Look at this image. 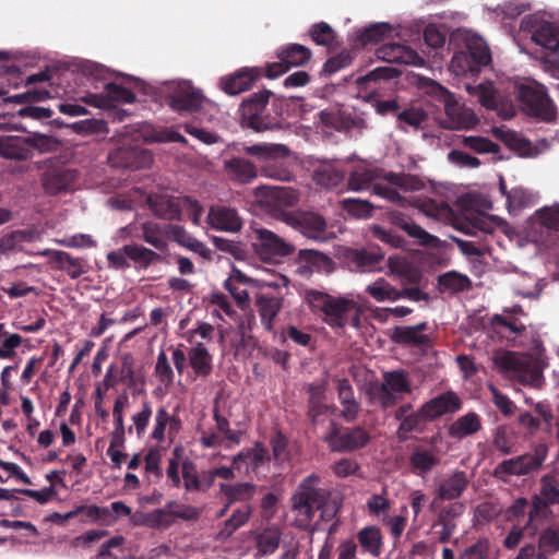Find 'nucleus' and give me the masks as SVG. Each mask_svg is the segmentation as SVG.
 Listing matches in <instances>:
<instances>
[{
  "label": "nucleus",
  "instance_id": "1",
  "mask_svg": "<svg viewBox=\"0 0 559 559\" xmlns=\"http://www.w3.org/2000/svg\"><path fill=\"white\" fill-rule=\"evenodd\" d=\"M159 93L167 105L182 116L195 115L200 121H212L218 111L216 105L188 80L163 82Z\"/></svg>",
  "mask_w": 559,
  "mask_h": 559
},
{
  "label": "nucleus",
  "instance_id": "2",
  "mask_svg": "<svg viewBox=\"0 0 559 559\" xmlns=\"http://www.w3.org/2000/svg\"><path fill=\"white\" fill-rule=\"evenodd\" d=\"M552 507H559V477L554 473L544 474L537 492L531 496L530 520L526 527L545 524L554 519Z\"/></svg>",
  "mask_w": 559,
  "mask_h": 559
},
{
  "label": "nucleus",
  "instance_id": "3",
  "mask_svg": "<svg viewBox=\"0 0 559 559\" xmlns=\"http://www.w3.org/2000/svg\"><path fill=\"white\" fill-rule=\"evenodd\" d=\"M318 480L316 475L308 476L293 496V510L300 526L308 525L326 500V491L317 487Z\"/></svg>",
  "mask_w": 559,
  "mask_h": 559
},
{
  "label": "nucleus",
  "instance_id": "4",
  "mask_svg": "<svg viewBox=\"0 0 559 559\" xmlns=\"http://www.w3.org/2000/svg\"><path fill=\"white\" fill-rule=\"evenodd\" d=\"M547 455V445L539 443L534 448L533 452L506 459L497 464L493 469V476L506 481L508 477L532 475L542 468Z\"/></svg>",
  "mask_w": 559,
  "mask_h": 559
},
{
  "label": "nucleus",
  "instance_id": "5",
  "mask_svg": "<svg viewBox=\"0 0 559 559\" xmlns=\"http://www.w3.org/2000/svg\"><path fill=\"white\" fill-rule=\"evenodd\" d=\"M493 361L501 371L511 373L522 384L537 385L543 379L542 369L531 356L506 350L495 356Z\"/></svg>",
  "mask_w": 559,
  "mask_h": 559
},
{
  "label": "nucleus",
  "instance_id": "6",
  "mask_svg": "<svg viewBox=\"0 0 559 559\" xmlns=\"http://www.w3.org/2000/svg\"><path fill=\"white\" fill-rule=\"evenodd\" d=\"M516 98L522 110L531 117L545 122H552L557 117V108L543 85H520L516 87Z\"/></svg>",
  "mask_w": 559,
  "mask_h": 559
},
{
  "label": "nucleus",
  "instance_id": "7",
  "mask_svg": "<svg viewBox=\"0 0 559 559\" xmlns=\"http://www.w3.org/2000/svg\"><path fill=\"white\" fill-rule=\"evenodd\" d=\"M521 34H530L532 41L545 50L559 52V24L546 21L538 14H528L520 23Z\"/></svg>",
  "mask_w": 559,
  "mask_h": 559
},
{
  "label": "nucleus",
  "instance_id": "8",
  "mask_svg": "<svg viewBox=\"0 0 559 559\" xmlns=\"http://www.w3.org/2000/svg\"><path fill=\"white\" fill-rule=\"evenodd\" d=\"M466 90L471 95L477 97L483 107L497 111L503 119H510L515 115L512 99L503 96L491 82L475 86L467 85Z\"/></svg>",
  "mask_w": 559,
  "mask_h": 559
},
{
  "label": "nucleus",
  "instance_id": "9",
  "mask_svg": "<svg viewBox=\"0 0 559 559\" xmlns=\"http://www.w3.org/2000/svg\"><path fill=\"white\" fill-rule=\"evenodd\" d=\"M252 248L255 254L265 262L277 257L289 255L294 251L290 243L265 228L253 229Z\"/></svg>",
  "mask_w": 559,
  "mask_h": 559
},
{
  "label": "nucleus",
  "instance_id": "10",
  "mask_svg": "<svg viewBox=\"0 0 559 559\" xmlns=\"http://www.w3.org/2000/svg\"><path fill=\"white\" fill-rule=\"evenodd\" d=\"M322 309L329 325L342 328L346 324L358 325L359 308L353 299L323 297Z\"/></svg>",
  "mask_w": 559,
  "mask_h": 559
},
{
  "label": "nucleus",
  "instance_id": "11",
  "mask_svg": "<svg viewBox=\"0 0 559 559\" xmlns=\"http://www.w3.org/2000/svg\"><path fill=\"white\" fill-rule=\"evenodd\" d=\"M153 405L150 401L141 402L139 409L132 413L130 419L131 425L126 428L124 424H114V430L110 435V443L114 445H124L126 432L134 435L138 439H142L147 433L150 421L152 420Z\"/></svg>",
  "mask_w": 559,
  "mask_h": 559
},
{
  "label": "nucleus",
  "instance_id": "12",
  "mask_svg": "<svg viewBox=\"0 0 559 559\" xmlns=\"http://www.w3.org/2000/svg\"><path fill=\"white\" fill-rule=\"evenodd\" d=\"M431 88L433 93L440 95L444 103V110L450 120V129H469L476 124L477 118L474 112L460 105L453 94L436 82L431 83Z\"/></svg>",
  "mask_w": 559,
  "mask_h": 559
},
{
  "label": "nucleus",
  "instance_id": "13",
  "mask_svg": "<svg viewBox=\"0 0 559 559\" xmlns=\"http://www.w3.org/2000/svg\"><path fill=\"white\" fill-rule=\"evenodd\" d=\"M382 259L381 248L370 243L361 249H346L343 253V260L348 269L361 273L380 271Z\"/></svg>",
  "mask_w": 559,
  "mask_h": 559
},
{
  "label": "nucleus",
  "instance_id": "14",
  "mask_svg": "<svg viewBox=\"0 0 559 559\" xmlns=\"http://www.w3.org/2000/svg\"><path fill=\"white\" fill-rule=\"evenodd\" d=\"M287 223L309 239L324 242L332 238V234L328 231L325 219L318 213H294L287 216Z\"/></svg>",
  "mask_w": 559,
  "mask_h": 559
},
{
  "label": "nucleus",
  "instance_id": "15",
  "mask_svg": "<svg viewBox=\"0 0 559 559\" xmlns=\"http://www.w3.org/2000/svg\"><path fill=\"white\" fill-rule=\"evenodd\" d=\"M255 195L261 204L274 212L297 205L300 198L299 192L290 187L262 186L255 189Z\"/></svg>",
  "mask_w": 559,
  "mask_h": 559
},
{
  "label": "nucleus",
  "instance_id": "16",
  "mask_svg": "<svg viewBox=\"0 0 559 559\" xmlns=\"http://www.w3.org/2000/svg\"><path fill=\"white\" fill-rule=\"evenodd\" d=\"M153 426L148 438L158 444L165 443L167 440L173 439L181 428V420L178 416L171 415L165 406H158L156 411H153Z\"/></svg>",
  "mask_w": 559,
  "mask_h": 559
},
{
  "label": "nucleus",
  "instance_id": "17",
  "mask_svg": "<svg viewBox=\"0 0 559 559\" xmlns=\"http://www.w3.org/2000/svg\"><path fill=\"white\" fill-rule=\"evenodd\" d=\"M424 187V182L417 176L404 173H386V201L389 202L404 206L406 202H411L402 197L401 192L419 191Z\"/></svg>",
  "mask_w": 559,
  "mask_h": 559
},
{
  "label": "nucleus",
  "instance_id": "18",
  "mask_svg": "<svg viewBox=\"0 0 559 559\" xmlns=\"http://www.w3.org/2000/svg\"><path fill=\"white\" fill-rule=\"evenodd\" d=\"M386 221H389L394 227L403 230L408 237L415 239L420 246L437 247L439 243L438 237L426 231L404 212L393 210L389 211L386 209Z\"/></svg>",
  "mask_w": 559,
  "mask_h": 559
},
{
  "label": "nucleus",
  "instance_id": "19",
  "mask_svg": "<svg viewBox=\"0 0 559 559\" xmlns=\"http://www.w3.org/2000/svg\"><path fill=\"white\" fill-rule=\"evenodd\" d=\"M311 57L310 50L298 44H292L283 48L278 53V61L270 63L266 69V75L271 79L287 72L292 67L305 64Z\"/></svg>",
  "mask_w": 559,
  "mask_h": 559
},
{
  "label": "nucleus",
  "instance_id": "20",
  "mask_svg": "<svg viewBox=\"0 0 559 559\" xmlns=\"http://www.w3.org/2000/svg\"><path fill=\"white\" fill-rule=\"evenodd\" d=\"M462 408L460 396L453 391H445L420 407V415L424 421H432L441 416L454 414Z\"/></svg>",
  "mask_w": 559,
  "mask_h": 559
},
{
  "label": "nucleus",
  "instance_id": "21",
  "mask_svg": "<svg viewBox=\"0 0 559 559\" xmlns=\"http://www.w3.org/2000/svg\"><path fill=\"white\" fill-rule=\"evenodd\" d=\"M270 461L271 456L267 449L260 442H257L252 448L242 449L231 457L234 467L246 475L250 473L258 474Z\"/></svg>",
  "mask_w": 559,
  "mask_h": 559
},
{
  "label": "nucleus",
  "instance_id": "22",
  "mask_svg": "<svg viewBox=\"0 0 559 559\" xmlns=\"http://www.w3.org/2000/svg\"><path fill=\"white\" fill-rule=\"evenodd\" d=\"M81 99L95 108L108 109L116 104H131L135 100V95L130 90L118 84L109 83L105 86L104 94H87Z\"/></svg>",
  "mask_w": 559,
  "mask_h": 559
},
{
  "label": "nucleus",
  "instance_id": "23",
  "mask_svg": "<svg viewBox=\"0 0 559 559\" xmlns=\"http://www.w3.org/2000/svg\"><path fill=\"white\" fill-rule=\"evenodd\" d=\"M76 171L62 165L50 166L43 175V187L49 194L73 189Z\"/></svg>",
  "mask_w": 559,
  "mask_h": 559
},
{
  "label": "nucleus",
  "instance_id": "24",
  "mask_svg": "<svg viewBox=\"0 0 559 559\" xmlns=\"http://www.w3.org/2000/svg\"><path fill=\"white\" fill-rule=\"evenodd\" d=\"M381 166L376 160L359 159L352 168L347 186L352 191H362L370 187L371 182L380 177Z\"/></svg>",
  "mask_w": 559,
  "mask_h": 559
},
{
  "label": "nucleus",
  "instance_id": "25",
  "mask_svg": "<svg viewBox=\"0 0 559 559\" xmlns=\"http://www.w3.org/2000/svg\"><path fill=\"white\" fill-rule=\"evenodd\" d=\"M183 487L191 492H206L215 484V478L211 468L197 471L194 464L190 461L182 463Z\"/></svg>",
  "mask_w": 559,
  "mask_h": 559
},
{
  "label": "nucleus",
  "instance_id": "26",
  "mask_svg": "<svg viewBox=\"0 0 559 559\" xmlns=\"http://www.w3.org/2000/svg\"><path fill=\"white\" fill-rule=\"evenodd\" d=\"M270 92L264 91L253 94L251 97L245 99L241 104L240 110L242 118L248 121L249 126L258 131L266 129L261 120V117L269 103Z\"/></svg>",
  "mask_w": 559,
  "mask_h": 559
},
{
  "label": "nucleus",
  "instance_id": "27",
  "mask_svg": "<svg viewBox=\"0 0 559 559\" xmlns=\"http://www.w3.org/2000/svg\"><path fill=\"white\" fill-rule=\"evenodd\" d=\"M324 440L332 451H352L365 445L368 436L360 428L338 433L336 427L333 425L331 432L324 437Z\"/></svg>",
  "mask_w": 559,
  "mask_h": 559
},
{
  "label": "nucleus",
  "instance_id": "28",
  "mask_svg": "<svg viewBox=\"0 0 559 559\" xmlns=\"http://www.w3.org/2000/svg\"><path fill=\"white\" fill-rule=\"evenodd\" d=\"M393 27L386 23V40L392 37ZM386 63H400L407 66H423L425 60L416 50L403 43L386 41Z\"/></svg>",
  "mask_w": 559,
  "mask_h": 559
},
{
  "label": "nucleus",
  "instance_id": "29",
  "mask_svg": "<svg viewBox=\"0 0 559 559\" xmlns=\"http://www.w3.org/2000/svg\"><path fill=\"white\" fill-rule=\"evenodd\" d=\"M206 221L212 228L225 233H236L242 226L236 210L222 205L211 206Z\"/></svg>",
  "mask_w": 559,
  "mask_h": 559
},
{
  "label": "nucleus",
  "instance_id": "30",
  "mask_svg": "<svg viewBox=\"0 0 559 559\" xmlns=\"http://www.w3.org/2000/svg\"><path fill=\"white\" fill-rule=\"evenodd\" d=\"M384 81V68L378 67L368 74L359 78L357 84L361 91L366 92L364 98L374 106L376 111L380 115L384 114V103L381 100L378 90Z\"/></svg>",
  "mask_w": 559,
  "mask_h": 559
},
{
  "label": "nucleus",
  "instance_id": "31",
  "mask_svg": "<svg viewBox=\"0 0 559 559\" xmlns=\"http://www.w3.org/2000/svg\"><path fill=\"white\" fill-rule=\"evenodd\" d=\"M262 272H264L266 275H270V278L267 277H249L246 274H243L241 271L237 269H233L231 274L227 280H234V283L237 285V283L246 284L252 288H273V289H281L286 288L288 286V278L280 273H273L269 269H262Z\"/></svg>",
  "mask_w": 559,
  "mask_h": 559
},
{
  "label": "nucleus",
  "instance_id": "32",
  "mask_svg": "<svg viewBox=\"0 0 559 559\" xmlns=\"http://www.w3.org/2000/svg\"><path fill=\"white\" fill-rule=\"evenodd\" d=\"M38 254L47 257L56 269L66 272L71 278H78L86 272L85 262L82 259L73 258L66 251L45 249Z\"/></svg>",
  "mask_w": 559,
  "mask_h": 559
},
{
  "label": "nucleus",
  "instance_id": "33",
  "mask_svg": "<svg viewBox=\"0 0 559 559\" xmlns=\"http://www.w3.org/2000/svg\"><path fill=\"white\" fill-rule=\"evenodd\" d=\"M259 74L257 68H243L231 75L222 78L219 85L226 94L237 95L248 91Z\"/></svg>",
  "mask_w": 559,
  "mask_h": 559
},
{
  "label": "nucleus",
  "instance_id": "34",
  "mask_svg": "<svg viewBox=\"0 0 559 559\" xmlns=\"http://www.w3.org/2000/svg\"><path fill=\"white\" fill-rule=\"evenodd\" d=\"M255 306L258 308L261 324L265 330L272 331L274 320L283 308V297L280 295L272 296L259 293L255 295Z\"/></svg>",
  "mask_w": 559,
  "mask_h": 559
},
{
  "label": "nucleus",
  "instance_id": "35",
  "mask_svg": "<svg viewBox=\"0 0 559 559\" xmlns=\"http://www.w3.org/2000/svg\"><path fill=\"white\" fill-rule=\"evenodd\" d=\"M252 536L255 540V556L265 557L273 555L278 549L282 539V531L277 525L271 524L261 531H253Z\"/></svg>",
  "mask_w": 559,
  "mask_h": 559
},
{
  "label": "nucleus",
  "instance_id": "36",
  "mask_svg": "<svg viewBox=\"0 0 559 559\" xmlns=\"http://www.w3.org/2000/svg\"><path fill=\"white\" fill-rule=\"evenodd\" d=\"M151 210L162 219L175 221L181 215V199L168 195L156 194L147 199Z\"/></svg>",
  "mask_w": 559,
  "mask_h": 559
},
{
  "label": "nucleus",
  "instance_id": "37",
  "mask_svg": "<svg viewBox=\"0 0 559 559\" xmlns=\"http://www.w3.org/2000/svg\"><path fill=\"white\" fill-rule=\"evenodd\" d=\"M469 485V478L464 471H455L448 477L441 479L438 485L437 495L441 500L459 499Z\"/></svg>",
  "mask_w": 559,
  "mask_h": 559
},
{
  "label": "nucleus",
  "instance_id": "38",
  "mask_svg": "<svg viewBox=\"0 0 559 559\" xmlns=\"http://www.w3.org/2000/svg\"><path fill=\"white\" fill-rule=\"evenodd\" d=\"M167 230L174 241L179 246L199 254L205 260L212 259V251L205 246V243L193 237L183 227L179 225H167Z\"/></svg>",
  "mask_w": 559,
  "mask_h": 559
},
{
  "label": "nucleus",
  "instance_id": "39",
  "mask_svg": "<svg viewBox=\"0 0 559 559\" xmlns=\"http://www.w3.org/2000/svg\"><path fill=\"white\" fill-rule=\"evenodd\" d=\"M188 361L198 377H209L213 371V356L201 342L194 343L188 349Z\"/></svg>",
  "mask_w": 559,
  "mask_h": 559
},
{
  "label": "nucleus",
  "instance_id": "40",
  "mask_svg": "<svg viewBox=\"0 0 559 559\" xmlns=\"http://www.w3.org/2000/svg\"><path fill=\"white\" fill-rule=\"evenodd\" d=\"M311 177L318 186L324 189H334L343 182L345 174L334 164L322 162L313 167Z\"/></svg>",
  "mask_w": 559,
  "mask_h": 559
},
{
  "label": "nucleus",
  "instance_id": "41",
  "mask_svg": "<svg viewBox=\"0 0 559 559\" xmlns=\"http://www.w3.org/2000/svg\"><path fill=\"white\" fill-rule=\"evenodd\" d=\"M0 155L4 158L25 160L29 156V143L27 136L7 135L0 136Z\"/></svg>",
  "mask_w": 559,
  "mask_h": 559
},
{
  "label": "nucleus",
  "instance_id": "42",
  "mask_svg": "<svg viewBox=\"0 0 559 559\" xmlns=\"http://www.w3.org/2000/svg\"><path fill=\"white\" fill-rule=\"evenodd\" d=\"M224 170L236 182L248 183L257 177L255 166L248 159L234 157L224 162Z\"/></svg>",
  "mask_w": 559,
  "mask_h": 559
},
{
  "label": "nucleus",
  "instance_id": "43",
  "mask_svg": "<svg viewBox=\"0 0 559 559\" xmlns=\"http://www.w3.org/2000/svg\"><path fill=\"white\" fill-rule=\"evenodd\" d=\"M426 329V322L414 326H395L390 337L396 344L420 346L428 342V336L421 333Z\"/></svg>",
  "mask_w": 559,
  "mask_h": 559
},
{
  "label": "nucleus",
  "instance_id": "44",
  "mask_svg": "<svg viewBox=\"0 0 559 559\" xmlns=\"http://www.w3.org/2000/svg\"><path fill=\"white\" fill-rule=\"evenodd\" d=\"M518 435L509 425H499L492 431L491 447L501 455L516 452Z\"/></svg>",
  "mask_w": 559,
  "mask_h": 559
},
{
  "label": "nucleus",
  "instance_id": "45",
  "mask_svg": "<svg viewBox=\"0 0 559 559\" xmlns=\"http://www.w3.org/2000/svg\"><path fill=\"white\" fill-rule=\"evenodd\" d=\"M299 273L309 274L313 272L330 271L331 259L316 250H300L298 255Z\"/></svg>",
  "mask_w": 559,
  "mask_h": 559
},
{
  "label": "nucleus",
  "instance_id": "46",
  "mask_svg": "<svg viewBox=\"0 0 559 559\" xmlns=\"http://www.w3.org/2000/svg\"><path fill=\"white\" fill-rule=\"evenodd\" d=\"M338 400L342 405L341 416L348 423L354 421L359 413V404L355 400L354 390L347 379L337 381Z\"/></svg>",
  "mask_w": 559,
  "mask_h": 559
},
{
  "label": "nucleus",
  "instance_id": "47",
  "mask_svg": "<svg viewBox=\"0 0 559 559\" xmlns=\"http://www.w3.org/2000/svg\"><path fill=\"white\" fill-rule=\"evenodd\" d=\"M481 429V421L478 414L469 412L454 420L448 428V435L461 440L467 436L474 435Z\"/></svg>",
  "mask_w": 559,
  "mask_h": 559
},
{
  "label": "nucleus",
  "instance_id": "48",
  "mask_svg": "<svg viewBox=\"0 0 559 559\" xmlns=\"http://www.w3.org/2000/svg\"><path fill=\"white\" fill-rule=\"evenodd\" d=\"M489 323L495 333L507 337L509 335H521L526 329L525 324L519 317L509 316L504 311L499 314H493L490 318Z\"/></svg>",
  "mask_w": 559,
  "mask_h": 559
},
{
  "label": "nucleus",
  "instance_id": "49",
  "mask_svg": "<svg viewBox=\"0 0 559 559\" xmlns=\"http://www.w3.org/2000/svg\"><path fill=\"white\" fill-rule=\"evenodd\" d=\"M409 463L416 475L424 476L440 463V459L432 449L416 448L412 452Z\"/></svg>",
  "mask_w": 559,
  "mask_h": 559
},
{
  "label": "nucleus",
  "instance_id": "50",
  "mask_svg": "<svg viewBox=\"0 0 559 559\" xmlns=\"http://www.w3.org/2000/svg\"><path fill=\"white\" fill-rule=\"evenodd\" d=\"M245 152L248 155L254 156L258 159L267 163L284 158L289 154V150L286 145L275 143H262L246 146Z\"/></svg>",
  "mask_w": 559,
  "mask_h": 559
},
{
  "label": "nucleus",
  "instance_id": "51",
  "mask_svg": "<svg viewBox=\"0 0 559 559\" xmlns=\"http://www.w3.org/2000/svg\"><path fill=\"white\" fill-rule=\"evenodd\" d=\"M141 238L158 251H166L168 247L167 228L155 222H145L141 225Z\"/></svg>",
  "mask_w": 559,
  "mask_h": 559
},
{
  "label": "nucleus",
  "instance_id": "52",
  "mask_svg": "<svg viewBox=\"0 0 559 559\" xmlns=\"http://www.w3.org/2000/svg\"><path fill=\"white\" fill-rule=\"evenodd\" d=\"M548 525L539 532L538 554L554 555L559 550V520L547 523Z\"/></svg>",
  "mask_w": 559,
  "mask_h": 559
},
{
  "label": "nucleus",
  "instance_id": "53",
  "mask_svg": "<svg viewBox=\"0 0 559 559\" xmlns=\"http://www.w3.org/2000/svg\"><path fill=\"white\" fill-rule=\"evenodd\" d=\"M471 287V280L466 275L455 271L447 272L438 277V288L440 293L456 294L467 290Z\"/></svg>",
  "mask_w": 559,
  "mask_h": 559
},
{
  "label": "nucleus",
  "instance_id": "54",
  "mask_svg": "<svg viewBox=\"0 0 559 559\" xmlns=\"http://www.w3.org/2000/svg\"><path fill=\"white\" fill-rule=\"evenodd\" d=\"M252 515V508L248 504L237 508L231 515L224 522L219 531L222 539L229 538L238 528L243 526Z\"/></svg>",
  "mask_w": 559,
  "mask_h": 559
},
{
  "label": "nucleus",
  "instance_id": "55",
  "mask_svg": "<svg viewBox=\"0 0 559 559\" xmlns=\"http://www.w3.org/2000/svg\"><path fill=\"white\" fill-rule=\"evenodd\" d=\"M221 492L226 496L229 503L236 501H248L253 498L255 493V486L252 483H239V484H219Z\"/></svg>",
  "mask_w": 559,
  "mask_h": 559
},
{
  "label": "nucleus",
  "instance_id": "56",
  "mask_svg": "<svg viewBox=\"0 0 559 559\" xmlns=\"http://www.w3.org/2000/svg\"><path fill=\"white\" fill-rule=\"evenodd\" d=\"M411 383L404 370L386 372V406L393 403L392 393H409Z\"/></svg>",
  "mask_w": 559,
  "mask_h": 559
},
{
  "label": "nucleus",
  "instance_id": "57",
  "mask_svg": "<svg viewBox=\"0 0 559 559\" xmlns=\"http://www.w3.org/2000/svg\"><path fill=\"white\" fill-rule=\"evenodd\" d=\"M142 156L144 163L151 162V155L146 151H136V150H122L118 148L111 151L108 155V159L112 166H121V167H139L140 164L133 162V157Z\"/></svg>",
  "mask_w": 559,
  "mask_h": 559
},
{
  "label": "nucleus",
  "instance_id": "58",
  "mask_svg": "<svg viewBox=\"0 0 559 559\" xmlns=\"http://www.w3.org/2000/svg\"><path fill=\"white\" fill-rule=\"evenodd\" d=\"M358 540L360 546L373 556H379L382 546V534L380 528L376 526L364 527L358 533Z\"/></svg>",
  "mask_w": 559,
  "mask_h": 559
},
{
  "label": "nucleus",
  "instance_id": "59",
  "mask_svg": "<svg viewBox=\"0 0 559 559\" xmlns=\"http://www.w3.org/2000/svg\"><path fill=\"white\" fill-rule=\"evenodd\" d=\"M124 252H127L129 260L139 264L141 267H147L160 260L156 251L140 245H126Z\"/></svg>",
  "mask_w": 559,
  "mask_h": 559
},
{
  "label": "nucleus",
  "instance_id": "60",
  "mask_svg": "<svg viewBox=\"0 0 559 559\" xmlns=\"http://www.w3.org/2000/svg\"><path fill=\"white\" fill-rule=\"evenodd\" d=\"M412 406L409 404L402 405L395 412V418L401 420L399 431L401 433L412 432L418 429V426L423 420L420 415V408L417 413H409Z\"/></svg>",
  "mask_w": 559,
  "mask_h": 559
},
{
  "label": "nucleus",
  "instance_id": "61",
  "mask_svg": "<svg viewBox=\"0 0 559 559\" xmlns=\"http://www.w3.org/2000/svg\"><path fill=\"white\" fill-rule=\"evenodd\" d=\"M29 143V156L34 155V152L47 153L57 151L59 147V141L51 135L41 133H34L27 136Z\"/></svg>",
  "mask_w": 559,
  "mask_h": 559
},
{
  "label": "nucleus",
  "instance_id": "62",
  "mask_svg": "<svg viewBox=\"0 0 559 559\" xmlns=\"http://www.w3.org/2000/svg\"><path fill=\"white\" fill-rule=\"evenodd\" d=\"M474 63L475 61L473 57H471V53L461 50L453 55L450 68L456 75H465L467 73L476 74L480 69L475 67Z\"/></svg>",
  "mask_w": 559,
  "mask_h": 559
},
{
  "label": "nucleus",
  "instance_id": "63",
  "mask_svg": "<svg viewBox=\"0 0 559 559\" xmlns=\"http://www.w3.org/2000/svg\"><path fill=\"white\" fill-rule=\"evenodd\" d=\"M118 371L128 386L136 385L143 378L138 370L135 359L131 354H123L121 356V367Z\"/></svg>",
  "mask_w": 559,
  "mask_h": 559
},
{
  "label": "nucleus",
  "instance_id": "64",
  "mask_svg": "<svg viewBox=\"0 0 559 559\" xmlns=\"http://www.w3.org/2000/svg\"><path fill=\"white\" fill-rule=\"evenodd\" d=\"M490 552V543L486 537L479 538L473 545L466 547L459 559H487Z\"/></svg>",
  "mask_w": 559,
  "mask_h": 559
}]
</instances>
